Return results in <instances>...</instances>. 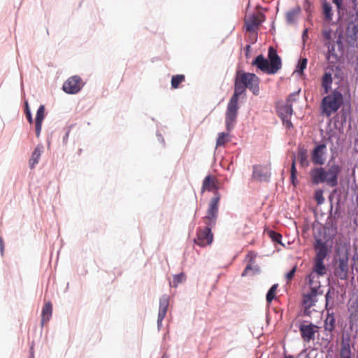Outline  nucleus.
I'll use <instances>...</instances> for the list:
<instances>
[{"label": "nucleus", "mask_w": 358, "mask_h": 358, "mask_svg": "<svg viewBox=\"0 0 358 358\" xmlns=\"http://www.w3.org/2000/svg\"><path fill=\"white\" fill-rule=\"evenodd\" d=\"M341 171V167L337 164H331L327 169L322 166L313 168L310 171L311 182L315 185L325 183L331 187H336Z\"/></svg>", "instance_id": "obj_1"}, {"label": "nucleus", "mask_w": 358, "mask_h": 358, "mask_svg": "<svg viewBox=\"0 0 358 358\" xmlns=\"http://www.w3.org/2000/svg\"><path fill=\"white\" fill-rule=\"evenodd\" d=\"M245 87L239 78H236L234 83V92L231 96L225 113L226 129L231 131L236 123L238 106V101L239 96L245 92Z\"/></svg>", "instance_id": "obj_2"}, {"label": "nucleus", "mask_w": 358, "mask_h": 358, "mask_svg": "<svg viewBox=\"0 0 358 358\" xmlns=\"http://www.w3.org/2000/svg\"><path fill=\"white\" fill-rule=\"evenodd\" d=\"M252 65L262 72L271 75L276 73L282 68V61L276 50L271 46L268 51V59L259 55L252 62Z\"/></svg>", "instance_id": "obj_3"}, {"label": "nucleus", "mask_w": 358, "mask_h": 358, "mask_svg": "<svg viewBox=\"0 0 358 358\" xmlns=\"http://www.w3.org/2000/svg\"><path fill=\"white\" fill-rule=\"evenodd\" d=\"M343 104V96L338 90H334L331 94L324 96L321 102L322 113L329 117L336 112Z\"/></svg>", "instance_id": "obj_4"}, {"label": "nucleus", "mask_w": 358, "mask_h": 358, "mask_svg": "<svg viewBox=\"0 0 358 358\" xmlns=\"http://www.w3.org/2000/svg\"><path fill=\"white\" fill-rule=\"evenodd\" d=\"M316 255L314 259L313 272L318 275H324L327 273V268L324 260L328 255V248L325 242L321 239H317L315 244Z\"/></svg>", "instance_id": "obj_5"}, {"label": "nucleus", "mask_w": 358, "mask_h": 358, "mask_svg": "<svg viewBox=\"0 0 358 358\" xmlns=\"http://www.w3.org/2000/svg\"><path fill=\"white\" fill-rule=\"evenodd\" d=\"M221 194L219 192H214L213 196L210 199L208 206L206 215L203 217L205 224L215 225L219 213V203Z\"/></svg>", "instance_id": "obj_6"}, {"label": "nucleus", "mask_w": 358, "mask_h": 358, "mask_svg": "<svg viewBox=\"0 0 358 358\" xmlns=\"http://www.w3.org/2000/svg\"><path fill=\"white\" fill-rule=\"evenodd\" d=\"M205 224L203 227L197 228L196 238H194V243L201 248L210 245L213 241L212 228L215 225Z\"/></svg>", "instance_id": "obj_7"}, {"label": "nucleus", "mask_w": 358, "mask_h": 358, "mask_svg": "<svg viewBox=\"0 0 358 358\" xmlns=\"http://www.w3.org/2000/svg\"><path fill=\"white\" fill-rule=\"evenodd\" d=\"M239 79L243 83L245 88L250 90L253 94L258 95L259 92V78L251 73H243Z\"/></svg>", "instance_id": "obj_8"}, {"label": "nucleus", "mask_w": 358, "mask_h": 358, "mask_svg": "<svg viewBox=\"0 0 358 358\" xmlns=\"http://www.w3.org/2000/svg\"><path fill=\"white\" fill-rule=\"evenodd\" d=\"M83 86L82 79L78 76H73L64 82L62 89L67 94H75L80 92Z\"/></svg>", "instance_id": "obj_9"}, {"label": "nucleus", "mask_w": 358, "mask_h": 358, "mask_svg": "<svg viewBox=\"0 0 358 358\" xmlns=\"http://www.w3.org/2000/svg\"><path fill=\"white\" fill-rule=\"evenodd\" d=\"M327 145L321 143L316 145L311 152V160L315 165L322 166L326 161Z\"/></svg>", "instance_id": "obj_10"}, {"label": "nucleus", "mask_w": 358, "mask_h": 358, "mask_svg": "<svg viewBox=\"0 0 358 358\" xmlns=\"http://www.w3.org/2000/svg\"><path fill=\"white\" fill-rule=\"evenodd\" d=\"M271 177L269 169L260 165L253 166L252 178L259 182H268Z\"/></svg>", "instance_id": "obj_11"}, {"label": "nucleus", "mask_w": 358, "mask_h": 358, "mask_svg": "<svg viewBox=\"0 0 358 358\" xmlns=\"http://www.w3.org/2000/svg\"><path fill=\"white\" fill-rule=\"evenodd\" d=\"M317 328V327L313 324H301L299 326V331L303 341L310 342L311 340H314Z\"/></svg>", "instance_id": "obj_12"}, {"label": "nucleus", "mask_w": 358, "mask_h": 358, "mask_svg": "<svg viewBox=\"0 0 358 358\" xmlns=\"http://www.w3.org/2000/svg\"><path fill=\"white\" fill-rule=\"evenodd\" d=\"M222 189L218 180L215 179L210 175L205 177L202 183V192L208 191L218 192V190Z\"/></svg>", "instance_id": "obj_13"}, {"label": "nucleus", "mask_w": 358, "mask_h": 358, "mask_svg": "<svg viewBox=\"0 0 358 358\" xmlns=\"http://www.w3.org/2000/svg\"><path fill=\"white\" fill-rule=\"evenodd\" d=\"M294 94L289 95V98L287 100V103L282 106H280L278 108V113L280 118L283 117H291L293 113L292 105L290 103L291 98L293 96Z\"/></svg>", "instance_id": "obj_14"}, {"label": "nucleus", "mask_w": 358, "mask_h": 358, "mask_svg": "<svg viewBox=\"0 0 358 358\" xmlns=\"http://www.w3.org/2000/svg\"><path fill=\"white\" fill-rule=\"evenodd\" d=\"M45 118V106L41 105L36 112L35 118V131L36 137H39L42 129V122Z\"/></svg>", "instance_id": "obj_15"}, {"label": "nucleus", "mask_w": 358, "mask_h": 358, "mask_svg": "<svg viewBox=\"0 0 358 358\" xmlns=\"http://www.w3.org/2000/svg\"><path fill=\"white\" fill-rule=\"evenodd\" d=\"M348 261L347 258H341L338 262V266L336 268V275L341 280H345L348 277Z\"/></svg>", "instance_id": "obj_16"}, {"label": "nucleus", "mask_w": 358, "mask_h": 358, "mask_svg": "<svg viewBox=\"0 0 358 358\" xmlns=\"http://www.w3.org/2000/svg\"><path fill=\"white\" fill-rule=\"evenodd\" d=\"M52 306L50 302H47L43 307L41 312V324L42 327L48 322L52 317Z\"/></svg>", "instance_id": "obj_17"}, {"label": "nucleus", "mask_w": 358, "mask_h": 358, "mask_svg": "<svg viewBox=\"0 0 358 358\" xmlns=\"http://www.w3.org/2000/svg\"><path fill=\"white\" fill-rule=\"evenodd\" d=\"M43 152V146L42 145H38L31 157V159L29 160V166L31 169H34L39 162L41 155L42 152Z\"/></svg>", "instance_id": "obj_18"}, {"label": "nucleus", "mask_w": 358, "mask_h": 358, "mask_svg": "<svg viewBox=\"0 0 358 358\" xmlns=\"http://www.w3.org/2000/svg\"><path fill=\"white\" fill-rule=\"evenodd\" d=\"M336 327V319L334 315V313H330V310L327 309V315L324 320V329L325 331L332 332Z\"/></svg>", "instance_id": "obj_19"}, {"label": "nucleus", "mask_w": 358, "mask_h": 358, "mask_svg": "<svg viewBox=\"0 0 358 358\" xmlns=\"http://www.w3.org/2000/svg\"><path fill=\"white\" fill-rule=\"evenodd\" d=\"M261 20L257 16L252 15L249 16L245 20V24L246 30L252 31L255 27H257L261 24Z\"/></svg>", "instance_id": "obj_20"}, {"label": "nucleus", "mask_w": 358, "mask_h": 358, "mask_svg": "<svg viewBox=\"0 0 358 358\" xmlns=\"http://www.w3.org/2000/svg\"><path fill=\"white\" fill-rule=\"evenodd\" d=\"M300 12L301 8L299 6H296L287 10L285 15L287 23L288 24H294L296 21Z\"/></svg>", "instance_id": "obj_21"}, {"label": "nucleus", "mask_w": 358, "mask_h": 358, "mask_svg": "<svg viewBox=\"0 0 358 358\" xmlns=\"http://www.w3.org/2000/svg\"><path fill=\"white\" fill-rule=\"evenodd\" d=\"M169 296L167 294H163L159 298V306L158 315L166 316L167 310L169 306Z\"/></svg>", "instance_id": "obj_22"}, {"label": "nucleus", "mask_w": 358, "mask_h": 358, "mask_svg": "<svg viewBox=\"0 0 358 358\" xmlns=\"http://www.w3.org/2000/svg\"><path fill=\"white\" fill-rule=\"evenodd\" d=\"M260 273V268L257 264L255 263L249 262L245 266L244 271L241 273L242 277L247 276L248 275H255Z\"/></svg>", "instance_id": "obj_23"}, {"label": "nucleus", "mask_w": 358, "mask_h": 358, "mask_svg": "<svg viewBox=\"0 0 358 358\" xmlns=\"http://www.w3.org/2000/svg\"><path fill=\"white\" fill-rule=\"evenodd\" d=\"M332 82L331 73L326 72L322 79V86L324 89V94L329 93L331 88Z\"/></svg>", "instance_id": "obj_24"}, {"label": "nucleus", "mask_w": 358, "mask_h": 358, "mask_svg": "<svg viewBox=\"0 0 358 358\" xmlns=\"http://www.w3.org/2000/svg\"><path fill=\"white\" fill-rule=\"evenodd\" d=\"M347 35L354 41L358 38V23H349L347 29Z\"/></svg>", "instance_id": "obj_25"}, {"label": "nucleus", "mask_w": 358, "mask_h": 358, "mask_svg": "<svg viewBox=\"0 0 358 358\" xmlns=\"http://www.w3.org/2000/svg\"><path fill=\"white\" fill-rule=\"evenodd\" d=\"M322 8H323V14L324 20L327 22H330L332 20V7L331 4L327 2L326 0L322 3Z\"/></svg>", "instance_id": "obj_26"}, {"label": "nucleus", "mask_w": 358, "mask_h": 358, "mask_svg": "<svg viewBox=\"0 0 358 358\" xmlns=\"http://www.w3.org/2000/svg\"><path fill=\"white\" fill-rule=\"evenodd\" d=\"M298 159L302 166H308L309 162L308 160V151L307 150L301 148L299 150Z\"/></svg>", "instance_id": "obj_27"}, {"label": "nucleus", "mask_w": 358, "mask_h": 358, "mask_svg": "<svg viewBox=\"0 0 358 358\" xmlns=\"http://www.w3.org/2000/svg\"><path fill=\"white\" fill-rule=\"evenodd\" d=\"M296 157L295 155L292 156V165H291V182L294 186H296L298 180L296 179Z\"/></svg>", "instance_id": "obj_28"}, {"label": "nucleus", "mask_w": 358, "mask_h": 358, "mask_svg": "<svg viewBox=\"0 0 358 358\" xmlns=\"http://www.w3.org/2000/svg\"><path fill=\"white\" fill-rule=\"evenodd\" d=\"M317 302L316 296H313L308 293L305 294L303 297V303L305 306L306 309L310 308L315 305Z\"/></svg>", "instance_id": "obj_29"}, {"label": "nucleus", "mask_w": 358, "mask_h": 358, "mask_svg": "<svg viewBox=\"0 0 358 358\" xmlns=\"http://www.w3.org/2000/svg\"><path fill=\"white\" fill-rule=\"evenodd\" d=\"M351 355L350 343L348 342H342L340 358H351Z\"/></svg>", "instance_id": "obj_30"}, {"label": "nucleus", "mask_w": 358, "mask_h": 358, "mask_svg": "<svg viewBox=\"0 0 358 358\" xmlns=\"http://www.w3.org/2000/svg\"><path fill=\"white\" fill-rule=\"evenodd\" d=\"M227 132H221L218 134V137L216 141V146H222L224 145L227 142L230 141L229 134L231 131H228Z\"/></svg>", "instance_id": "obj_31"}, {"label": "nucleus", "mask_w": 358, "mask_h": 358, "mask_svg": "<svg viewBox=\"0 0 358 358\" xmlns=\"http://www.w3.org/2000/svg\"><path fill=\"white\" fill-rule=\"evenodd\" d=\"M278 287V285L274 284L268 289L266 296V300L268 303H271L272 301L274 299Z\"/></svg>", "instance_id": "obj_32"}, {"label": "nucleus", "mask_w": 358, "mask_h": 358, "mask_svg": "<svg viewBox=\"0 0 358 358\" xmlns=\"http://www.w3.org/2000/svg\"><path fill=\"white\" fill-rule=\"evenodd\" d=\"M186 276L185 273H180L177 275H173V282L170 283L171 286H173L174 287H177L179 284L182 283L185 281Z\"/></svg>", "instance_id": "obj_33"}, {"label": "nucleus", "mask_w": 358, "mask_h": 358, "mask_svg": "<svg viewBox=\"0 0 358 358\" xmlns=\"http://www.w3.org/2000/svg\"><path fill=\"white\" fill-rule=\"evenodd\" d=\"M185 80V76L183 75H175L172 76L171 78V87L174 89L178 87L180 83H181Z\"/></svg>", "instance_id": "obj_34"}, {"label": "nucleus", "mask_w": 358, "mask_h": 358, "mask_svg": "<svg viewBox=\"0 0 358 358\" xmlns=\"http://www.w3.org/2000/svg\"><path fill=\"white\" fill-rule=\"evenodd\" d=\"M307 66V59L303 58L299 60L296 69L295 70V72L302 74L303 70L306 68Z\"/></svg>", "instance_id": "obj_35"}, {"label": "nucleus", "mask_w": 358, "mask_h": 358, "mask_svg": "<svg viewBox=\"0 0 358 358\" xmlns=\"http://www.w3.org/2000/svg\"><path fill=\"white\" fill-rule=\"evenodd\" d=\"M268 234L273 241L282 244V243H281L282 235L281 234H280L279 233H278L275 231H273V230H271L268 232Z\"/></svg>", "instance_id": "obj_36"}, {"label": "nucleus", "mask_w": 358, "mask_h": 358, "mask_svg": "<svg viewBox=\"0 0 358 358\" xmlns=\"http://www.w3.org/2000/svg\"><path fill=\"white\" fill-rule=\"evenodd\" d=\"M24 113H25L26 117H27L28 122L30 124H32L33 123V117H32V115L31 113V110L29 106V103L27 101L24 103Z\"/></svg>", "instance_id": "obj_37"}, {"label": "nucleus", "mask_w": 358, "mask_h": 358, "mask_svg": "<svg viewBox=\"0 0 358 358\" xmlns=\"http://www.w3.org/2000/svg\"><path fill=\"white\" fill-rule=\"evenodd\" d=\"M319 288H320V285H315V286H312L311 288H310V292H308V294H309L310 295H313V296H316L317 297V296L318 294H322V292H319Z\"/></svg>", "instance_id": "obj_38"}, {"label": "nucleus", "mask_w": 358, "mask_h": 358, "mask_svg": "<svg viewBox=\"0 0 358 358\" xmlns=\"http://www.w3.org/2000/svg\"><path fill=\"white\" fill-rule=\"evenodd\" d=\"M315 199L318 204H322L324 203V198L321 190H317L315 192Z\"/></svg>", "instance_id": "obj_39"}, {"label": "nucleus", "mask_w": 358, "mask_h": 358, "mask_svg": "<svg viewBox=\"0 0 358 358\" xmlns=\"http://www.w3.org/2000/svg\"><path fill=\"white\" fill-rule=\"evenodd\" d=\"M290 118L291 117H283V118H281L282 121V123H283V125L285 127H286L287 129H291L293 127V124L290 120Z\"/></svg>", "instance_id": "obj_40"}, {"label": "nucleus", "mask_w": 358, "mask_h": 358, "mask_svg": "<svg viewBox=\"0 0 358 358\" xmlns=\"http://www.w3.org/2000/svg\"><path fill=\"white\" fill-rule=\"evenodd\" d=\"M332 210H333V206L331 204V210H330L331 215L332 217H334V218L338 217V216H339V203L338 202L337 203L335 211L333 213Z\"/></svg>", "instance_id": "obj_41"}, {"label": "nucleus", "mask_w": 358, "mask_h": 358, "mask_svg": "<svg viewBox=\"0 0 358 358\" xmlns=\"http://www.w3.org/2000/svg\"><path fill=\"white\" fill-rule=\"evenodd\" d=\"M331 291H334V288L333 287H330L329 289L328 292L325 294V301H326V308H327V310L329 309L328 308L329 301L330 299H331Z\"/></svg>", "instance_id": "obj_42"}, {"label": "nucleus", "mask_w": 358, "mask_h": 358, "mask_svg": "<svg viewBox=\"0 0 358 358\" xmlns=\"http://www.w3.org/2000/svg\"><path fill=\"white\" fill-rule=\"evenodd\" d=\"M315 275L313 273H310L309 274L307 277H306V280L308 282V284L312 287V286H315L314 285V281H315Z\"/></svg>", "instance_id": "obj_43"}, {"label": "nucleus", "mask_w": 358, "mask_h": 358, "mask_svg": "<svg viewBox=\"0 0 358 358\" xmlns=\"http://www.w3.org/2000/svg\"><path fill=\"white\" fill-rule=\"evenodd\" d=\"M257 257V254L255 252L250 251L247 255L246 258L249 260V262L255 263V259Z\"/></svg>", "instance_id": "obj_44"}, {"label": "nucleus", "mask_w": 358, "mask_h": 358, "mask_svg": "<svg viewBox=\"0 0 358 358\" xmlns=\"http://www.w3.org/2000/svg\"><path fill=\"white\" fill-rule=\"evenodd\" d=\"M296 266L293 267L286 275V278L287 280H290L293 278L295 272H296Z\"/></svg>", "instance_id": "obj_45"}, {"label": "nucleus", "mask_w": 358, "mask_h": 358, "mask_svg": "<svg viewBox=\"0 0 358 358\" xmlns=\"http://www.w3.org/2000/svg\"><path fill=\"white\" fill-rule=\"evenodd\" d=\"M165 317L166 316L158 315L157 321L158 331L161 329V327L162 326V321Z\"/></svg>", "instance_id": "obj_46"}, {"label": "nucleus", "mask_w": 358, "mask_h": 358, "mask_svg": "<svg viewBox=\"0 0 358 358\" xmlns=\"http://www.w3.org/2000/svg\"><path fill=\"white\" fill-rule=\"evenodd\" d=\"M332 1L336 6L338 11L343 8V0H332Z\"/></svg>", "instance_id": "obj_47"}, {"label": "nucleus", "mask_w": 358, "mask_h": 358, "mask_svg": "<svg viewBox=\"0 0 358 358\" xmlns=\"http://www.w3.org/2000/svg\"><path fill=\"white\" fill-rule=\"evenodd\" d=\"M334 47L332 46L331 48L329 47L328 48V52L329 54H331L332 56L336 57V55L334 54Z\"/></svg>", "instance_id": "obj_48"}, {"label": "nucleus", "mask_w": 358, "mask_h": 358, "mask_svg": "<svg viewBox=\"0 0 358 358\" xmlns=\"http://www.w3.org/2000/svg\"><path fill=\"white\" fill-rule=\"evenodd\" d=\"M3 239L2 238H0V250H1V254H3Z\"/></svg>", "instance_id": "obj_49"}, {"label": "nucleus", "mask_w": 358, "mask_h": 358, "mask_svg": "<svg viewBox=\"0 0 358 358\" xmlns=\"http://www.w3.org/2000/svg\"><path fill=\"white\" fill-rule=\"evenodd\" d=\"M330 33L329 31H326L324 34V36L325 38H327L329 39L330 38Z\"/></svg>", "instance_id": "obj_50"}, {"label": "nucleus", "mask_w": 358, "mask_h": 358, "mask_svg": "<svg viewBox=\"0 0 358 358\" xmlns=\"http://www.w3.org/2000/svg\"><path fill=\"white\" fill-rule=\"evenodd\" d=\"M307 34H308V29H305L303 31V34H302V37H303V39L305 38L306 36H307Z\"/></svg>", "instance_id": "obj_51"}, {"label": "nucleus", "mask_w": 358, "mask_h": 358, "mask_svg": "<svg viewBox=\"0 0 358 358\" xmlns=\"http://www.w3.org/2000/svg\"><path fill=\"white\" fill-rule=\"evenodd\" d=\"M355 8L358 9V0H352Z\"/></svg>", "instance_id": "obj_52"}, {"label": "nucleus", "mask_w": 358, "mask_h": 358, "mask_svg": "<svg viewBox=\"0 0 358 358\" xmlns=\"http://www.w3.org/2000/svg\"><path fill=\"white\" fill-rule=\"evenodd\" d=\"M250 45H247L246 47H245L246 54H248V52L250 51Z\"/></svg>", "instance_id": "obj_53"}, {"label": "nucleus", "mask_w": 358, "mask_h": 358, "mask_svg": "<svg viewBox=\"0 0 358 358\" xmlns=\"http://www.w3.org/2000/svg\"><path fill=\"white\" fill-rule=\"evenodd\" d=\"M69 132L68 131V132L66 134L65 136L64 137V139H63L64 142H66V141L67 140V138H68V137H69Z\"/></svg>", "instance_id": "obj_54"}, {"label": "nucleus", "mask_w": 358, "mask_h": 358, "mask_svg": "<svg viewBox=\"0 0 358 358\" xmlns=\"http://www.w3.org/2000/svg\"><path fill=\"white\" fill-rule=\"evenodd\" d=\"M157 136L159 138V140H161L162 143H164V141L163 138L162 137V136L160 134H157Z\"/></svg>", "instance_id": "obj_55"}, {"label": "nucleus", "mask_w": 358, "mask_h": 358, "mask_svg": "<svg viewBox=\"0 0 358 358\" xmlns=\"http://www.w3.org/2000/svg\"><path fill=\"white\" fill-rule=\"evenodd\" d=\"M284 358H294V357L292 355H287V356H285Z\"/></svg>", "instance_id": "obj_56"}, {"label": "nucleus", "mask_w": 358, "mask_h": 358, "mask_svg": "<svg viewBox=\"0 0 358 358\" xmlns=\"http://www.w3.org/2000/svg\"><path fill=\"white\" fill-rule=\"evenodd\" d=\"M162 358H167L165 355H164Z\"/></svg>", "instance_id": "obj_57"}, {"label": "nucleus", "mask_w": 358, "mask_h": 358, "mask_svg": "<svg viewBox=\"0 0 358 358\" xmlns=\"http://www.w3.org/2000/svg\"><path fill=\"white\" fill-rule=\"evenodd\" d=\"M357 358H358V357H357Z\"/></svg>", "instance_id": "obj_58"}]
</instances>
